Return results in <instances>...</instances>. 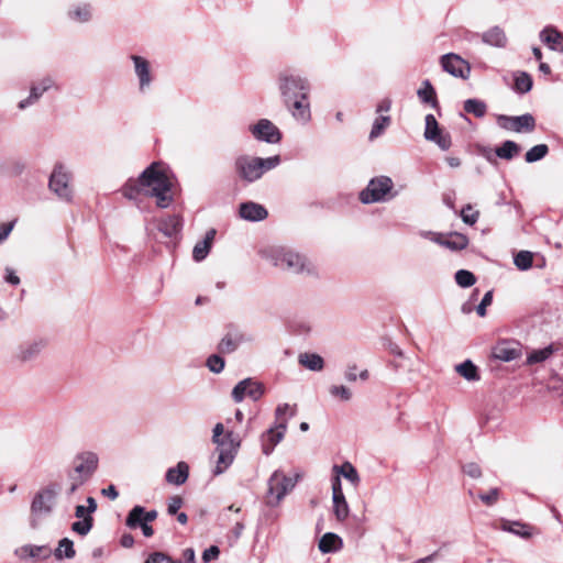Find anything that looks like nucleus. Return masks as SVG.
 <instances>
[{"instance_id": "nucleus-1", "label": "nucleus", "mask_w": 563, "mask_h": 563, "mask_svg": "<svg viewBox=\"0 0 563 563\" xmlns=\"http://www.w3.org/2000/svg\"><path fill=\"white\" fill-rule=\"evenodd\" d=\"M125 198L136 200L140 195L155 198L158 208L174 202V181L158 163H152L136 179H129L122 188Z\"/></svg>"}, {"instance_id": "nucleus-2", "label": "nucleus", "mask_w": 563, "mask_h": 563, "mask_svg": "<svg viewBox=\"0 0 563 563\" xmlns=\"http://www.w3.org/2000/svg\"><path fill=\"white\" fill-rule=\"evenodd\" d=\"M262 257L275 267L292 274H313L314 267L306 256L282 246L268 247L261 251Z\"/></svg>"}, {"instance_id": "nucleus-3", "label": "nucleus", "mask_w": 563, "mask_h": 563, "mask_svg": "<svg viewBox=\"0 0 563 563\" xmlns=\"http://www.w3.org/2000/svg\"><path fill=\"white\" fill-rule=\"evenodd\" d=\"M279 163V155L261 158L243 154L235 158L234 169L240 179L246 183H254L266 172L277 167Z\"/></svg>"}, {"instance_id": "nucleus-4", "label": "nucleus", "mask_w": 563, "mask_h": 563, "mask_svg": "<svg viewBox=\"0 0 563 563\" xmlns=\"http://www.w3.org/2000/svg\"><path fill=\"white\" fill-rule=\"evenodd\" d=\"M59 493V485L52 483L46 487L40 489L31 503V526L37 528L38 520L48 516L55 506L57 495Z\"/></svg>"}, {"instance_id": "nucleus-5", "label": "nucleus", "mask_w": 563, "mask_h": 563, "mask_svg": "<svg viewBox=\"0 0 563 563\" xmlns=\"http://www.w3.org/2000/svg\"><path fill=\"white\" fill-rule=\"evenodd\" d=\"M279 90L286 106L296 97L308 99L309 81L291 71H283L278 77Z\"/></svg>"}, {"instance_id": "nucleus-6", "label": "nucleus", "mask_w": 563, "mask_h": 563, "mask_svg": "<svg viewBox=\"0 0 563 563\" xmlns=\"http://www.w3.org/2000/svg\"><path fill=\"white\" fill-rule=\"evenodd\" d=\"M296 483L297 477H289L280 470L275 471L267 482L266 504L271 507L278 506L284 497L294 489Z\"/></svg>"}, {"instance_id": "nucleus-7", "label": "nucleus", "mask_w": 563, "mask_h": 563, "mask_svg": "<svg viewBox=\"0 0 563 563\" xmlns=\"http://www.w3.org/2000/svg\"><path fill=\"white\" fill-rule=\"evenodd\" d=\"M98 462V456L93 452L78 454L73 462V468L67 473L68 481L76 482L82 486L97 470Z\"/></svg>"}, {"instance_id": "nucleus-8", "label": "nucleus", "mask_w": 563, "mask_h": 563, "mask_svg": "<svg viewBox=\"0 0 563 563\" xmlns=\"http://www.w3.org/2000/svg\"><path fill=\"white\" fill-rule=\"evenodd\" d=\"M70 180V172L64 164L57 163L51 174L48 187L59 199L70 201L73 198Z\"/></svg>"}, {"instance_id": "nucleus-9", "label": "nucleus", "mask_w": 563, "mask_h": 563, "mask_svg": "<svg viewBox=\"0 0 563 563\" xmlns=\"http://www.w3.org/2000/svg\"><path fill=\"white\" fill-rule=\"evenodd\" d=\"M97 510V501L93 497L87 498V506L78 505L75 508V516L77 521L71 523V531L85 537L93 527L92 514Z\"/></svg>"}, {"instance_id": "nucleus-10", "label": "nucleus", "mask_w": 563, "mask_h": 563, "mask_svg": "<svg viewBox=\"0 0 563 563\" xmlns=\"http://www.w3.org/2000/svg\"><path fill=\"white\" fill-rule=\"evenodd\" d=\"M393 188L389 177L380 176L372 179L367 187L361 191L360 199L363 203L383 201Z\"/></svg>"}, {"instance_id": "nucleus-11", "label": "nucleus", "mask_w": 563, "mask_h": 563, "mask_svg": "<svg viewBox=\"0 0 563 563\" xmlns=\"http://www.w3.org/2000/svg\"><path fill=\"white\" fill-rule=\"evenodd\" d=\"M422 235L430 238L434 243L450 249L451 251H462L468 245V238L459 232H451L448 235L433 232H423Z\"/></svg>"}, {"instance_id": "nucleus-12", "label": "nucleus", "mask_w": 563, "mask_h": 563, "mask_svg": "<svg viewBox=\"0 0 563 563\" xmlns=\"http://www.w3.org/2000/svg\"><path fill=\"white\" fill-rule=\"evenodd\" d=\"M263 394L264 387L261 383L252 378H245L235 385L232 390V398L235 402H241L245 397L257 400Z\"/></svg>"}, {"instance_id": "nucleus-13", "label": "nucleus", "mask_w": 563, "mask_h": 563, "mask_svg": "<svg viewBox=\"0 0 563 563\" xmlns=\"http://www.w3.org/2000/svg\"><path fill=\"white\" fill-rule=\"evenodd\" d=\"M253 136L266 143H278L282 139L279 129L269 120L261 119L256 124L250 126Z\"/></svg>"}, {"instance_id": "nucleus-14", "label": "nucleus", "mask_w": 563, "mask_h": 563, "mask_svg": "<svg viewBox=\"0 0 563 563\" xmlns=\"http://www.w3.org/2000/svg\"><path fill=\"white\" fill-rule=\"evenodd\" d=\"M441 66L450 75L463 79L468 78L471 73L468 63L454 53L443 55L441 57Z\"/></svg>"}, {"instance_id": "nucleus-15", "label": "nucleus", "mask_w": 563, "mask_h": 563, "mask_svg": "<svg viewBox=\"0 0 563 563\" xmlns=\"http://www.w3.org/2000/svg\"><path fill=\"white\" fill-rule=\"evenodd\" d=\"M498 122L501 128L512 130L517 133L531 132L536 128V120L530 113L518 117L499 115Z\"/></svg>"}, {"instance_id": "nucleus-16", "label": "nucleus", "mask_w": 563, "mask_h": 563, "mask_svg": "<svg viewBox=\"0 0 563 563\" xmlns=\"http://www.w3.org/2000/svg\"><path fill=\"white\" fill-rule=\"evenodd\" d=\"M286 428L284 422L275 424L262 435V451L265 455H269L275 446L284 439Z\"/></svg>"}, {"instance_id": "nucleus-17", "label": "nucleus", "mask_w": 563, "mask_h": 563, "mask_svg": "<svg viewBox=\"0 0 563 563\" xmlns=\"http://www.w3.org/2000/svg\"><path fill=\"white\" fill-rule=\"evenodd\" d=\"M286 107L289 109L296 121L306 124L311 120V111L308 99L296 97L290 101V104Z\"/></svg>"}, {"instance_id": "nucleus-18", "label": "nucleus", "mask_w": 563, "mask_h": 563, "mask_svg": "<svg viewBox=\"0 0 563 563\" xmlns=\"http://www.w3.org/2000/svg\"><path fill=\"white\" fill-rule=\"evenodd\" d=\"M45 346L43 340H34L21 344L15 353V358L20 362H30L37 357Z\"/></svg>"}, {"instance_id": "nucleus-19", "label": "nucleus", "mask_w": 563, "mask_h": 563, "mask_svg": "<svg viewBox=\"0 0 563 563\" xmlns=\"http://www.w3.org/2000/svg\"><path fill=\"white\" fill-rule=\"evenodd\" d=\"M239 213L242 219L247 221H262L268 216L265 207L253 201L241 203Z\"/></svg>"}, {"instance_id": "nucleus-20", "label": "nucleus", "mask_w": 563, "mask_h": 563, "mask_svg": "<svg viewBox=\"0 0 563 563\" xmlns=\"http://www.w3.org/2000/svg\"><path fill=\"white\" fill-rule=\"evenodd\" d=\"M54 86V80L51 78V77H45L43 78L42 80H40L36 85H33L31 87V91H30V96L24 99V100H21L19 102V108L21 110L25 109L26 107L33 104L34 102H36L40 97L45 92L47 91L49 88H52Z\"/></svg>"}, {"instance_id": "nucleus-21", "label": "nucleus", "mask_w": 563, "mask_h": 563, "mask_svg": "<svg viewBox=\"0 0 563 563\" xmlns=\"http://www.w3.org/2000/svg\"><path fill=\"white\" fill-rule=\"evenodd\" d=\"M131 59L134 63V70L140 80V89L144 90L145 88L150 87L152 82L150 63L145 58L137 55H132Z\"/></svg>"}, {"instance_id": "nucleus-22", "label": "nucleus", "mask_w": 563, "mask_h": 563, "mask_svg": "<svg viewBox=\"0 0 563 563\" xmlns=\"http://www.w3.org/2000/svg\"><path fill=\"white\" fill-rule=\"evenodd\" d=\"M157 515L158 514L156 510L146 511L145 508L142 506H134L130 510V512L125 519V525L130 529H135V526L137 523H140V519L144 520L146 522H152L157 518Z\"/></svg>"}, {"instance_id": "nucleus-23", "label": "nucleus", "mask_w": 563, "mask_h": 563, "mask_svg": "<svg viewBox=\"0 0 563 563\" xmlns=\"http://www.w3.org/2000/svg\"><path fill=\"white\" fill-rule=\"evenodd\" d=\"M183 228V220L179 216L172 214L158 221L157 229L167 238L176 236Z\"/></svg>"}, {"instance_id": "nucleus-24", "label": "nucleus", "mask_w": 563, "mask_h": 563, "mask_svg": "<svg viewBox=\"0 0 563 563\" xmlns=\"http://www.w3.org/2000/svg\"><path fill=\"white\" fill-rule=\"evenodd\" d=\"M15 553L21 559L32 558V559L45 560L52 555V550L47 545L26 544V545L19 548L15 551Z\"/></svg>"}, {"instance_id": "nucleus-25", "label": "nucleus", "mask_w": 563, "mask_h": 563, "mask_svg": "<svg viewBox=\"0 0 563 563\" xmlns=\"http://www.w3.org/2000/svg\"><path fill=\"white\" fill-rule=\"evenodd\" d=\"M541 41L552 51L563 52V33L554 27H545L540 33Z\"/></svg>"}, {"instance_id": "nucleus-26", "label": "nucleus", "mask_w": 563, "mask_h": 563, "mask_svg": "<svg viewBox=\"0 0 563 563\" xmlns=\"http://www.w3.org/2000/svg\"><path fill=\"white\" fill-rule=\"evenodd\" d=\"M244 341V335L240 332H228L218 345L220 353H232Z\"/></svg>"}, {"instance_id": "nucleus-27", "label": "nucleus", "mask_w": 563, "mask_h": 563, "mask_svg": "<svg viewBox=\"0 0 563 563\" xmlns=\"http://www.w3.org/2000/svg\"><path fill=\"white\" fill-rule=\"evenodd\" d=\"M482 41L490 46L505 47L507 44V36L503 29L494 26L482 34Z\"/></svg>"}, {"instance_id": "nucleus-28", "label": "nucleus", "mask_w": 563, "mask_h": 563, "mask_svg": "<svg viewBox=\"0 0 563 563\" xmlns=\"http://www.w3.org/2000/svg\"><path fill=\"white\" fill-rule=\"evenodd\" d=\"M189 474V466L186 462H179L176 467H172L166 473V481L169 484L181 485L184 484Z\"/></svg>"}, {"instance_id": "nucleus-29", "label": "nucleus", "mask_w": 563, "mask_h": 563, "mask_svg": "<svg viewBox=\"0 0 563 563\" xmlns=\"http://www.w3.org/2000/svg\"><path fill=\"white\" fill-rule=\"evenodd\" d=\"M217 445V451H232L236 452L239 451L241 439L238 434H235L232 431L225 432L223 437L218 439V442H213Z\"/></svg>"}, {"instance_id": "nucleus-30", "label": "nucleus", "mask_w": 563, "mask_h": 563, "mask_svg": "<svg viewBox=\"0 0 563 563\" xmlns=\"http://www.w3.org/2000/svg\"><path fill=\"white\" fill-rule=\"evenodd\" d=\"M298 362L301 366L313 372H320L324 367L323 358L316 353H301L298 356Z\"/></svg>"}, {"instance_id": "nucleus-31", "label": "nucleus", "mask_w": 563, "mask_h": 563, "mask_svg": "<svg viewBox=\"0 0 563 563\" xmlns=\"http://www.w3.org/2000/svg\"><path fill=\"white\" fill-rule=\"evenodd\" d=\"M417 95L421 102L429 103L434 109L439 108L435 90L429 80L423 81L422 87L418 89Z\"/></svg>"}, {"instance_id": "nucleus-32", "label": "nucleus", "mask_w": 563, "mask_h": 563, "mask_svg": "<svg viewBox=\"0 0 563 563\" xmlns=\"http://www.w3.org/2000/svg\"><path fill=\"white\" fill-rule=\"evenodd\" d=\"M342 545L341 538L332 532H328L322 536V538L319 541V550L322 553H330L334 552Z\"/></svg>"}, {"instance_id": "nucleus-33", "label": "nucleus", "mask_w": 563, "mask_h": 563, "mask_svg": "<svg viewBox=\"0 0 563 563\" xmlns=\"http://www.w3.org/2000/svg\"><path fill=\"white\" fill-rule=\"evenodd\" d=\"M333 473L338 474L340 477L343 476L354 486L358 485L360 483L357 471L350 462H344L342 465H334Z\"/></svg>"}, {"instance_id": "nucleus-34", "label": "nucleus", "mask_w": 563, "mask_h": 563, "mask_svg": "<svg viewBox=\"0 0 563 563\" xmlns=\"http://www.w3.org/2000/svg\"><path fill=\"white\" fill-rule=\"evenodd\" d=\"M53 553L56 560L73 559L76 554L74 542L68 538H63Z\"/></svg>"}, {"instance_id": "nucleus-35", "label": "nucleus", "mask_w": 563, "mask_h": 563, "mask_svg": "<svg viewBox=\"0 0 563 563\" xmlns=\"http://www.w3.org/2000/svg\"><path fill=\"white\" fill-rule=\"evenodd\" d=\"M333 512L339 521H344L350 514V508L344 495L332 496Z\"/></svg>"}, {"instance_id": "nucleus-36", "label": "nucleus", "mask_w": 563, "mask_h": 563, "mask_svg": "<svg viewBox=\"0 0 563 563\" xmlns=\"http://www.w3.org/2000/svg\"><path fill=\"white\" fill-rule=\"evenodd\" d=\"M217 452L218 460L213 473L214 475H220L233 463L236 452L223 450Z\"/></svg>"}, {"instance_id": "nucleus-37", "label": "nucleus", "mask_w": 563, "mask_h": 563, "mask_svg": "<svg viewBox=\"0 0 563 563\" xmlns=\"http://www.w3.org/2000/svg\"><path fill=\"white\" fill-rule=\"evenodd\" d=\"M455 369L466 380L476 382L479 379L477 367L470 360L456 365Z\"/></svg>"}, {"instance_id": "nucleus-38", "label": "nucleus", "mask_w": 563, "mask_h": 563, "mask_svg": "<svg viewBox=\"0 0 563 563\" xmlns=\"http://www.w3.org/2000/svg\"><path fill=\"white\" fill-rule=\"evenodd\" d=\"M520 151V146L514 141H505L499 147L496 148L495 153L499 158L511 159Z\"/></svg>"}, {"instance_id": "nucleus-39", "label": "nucleus", "mask_w": 563, "mask_h": 563, "mask_svg": "<svg viewBox=\"0 0 563 563\" xmlns=\"http://www.w3.org/2000/svg\"><path fill=\"white\" fill-rule=\"evenodd\" d=\"M501 529L504 531L511 532L514 534L520 536L522 538H528L531 536L530 531L528 530L529 527L518 522V521H503Z\"/></svg>"}, {"instance_id": "nucleus-40", "label": "nucleus", "mask_w": 563, "mask_h": 563, "mask_svg": "<svg viewBox=\"0 0 563 563\" xmlns=\"http://www.w3.org/2000/svg\"><path fill=\"white\" fill-rule=\"evenodd\" d=\"M554 350L552 345H548L540 350H533L529 355L527 356V363L532 365L537 363H542L547 361L552 354Z\"/></svg>"}, {"instance_id": "nucleus-41", "label": "nucleus", "mask_w": 563, "mask_h": 563, "mask_svg": "<svg viewBox=\"0 0 563 563\" xmlns=\"http://www.w3.org/2000/svg\"><path fill=\"white\" fill-rule=\"evenodd\" d=\"M464 110L467 113H473L477 118H482L485 115L487 107L485 102L478 99H467L464 102Z\"/></svg>"}, {"instance_id": "nucleus-42", "label": "nucleus", "mask_w": 563, "mask_h": 563, "mask_svg": "<svg viewBox=\"0 0 563 563\" xmlns=\"http://www.w3.org/2000/svg\"><path fill=\"white\" fill-rule=\"evenodd\" d=\"M549 147L547 144H538L532 146L525 155L527 163L538 162L547 156Z\"/></svg>"}, {"instance_id": "nucleus-43", "label": "nucleus", "mask_w": 563, "mask_h": 563, "mask_svg": "<svg viewBox=\"0 0 563 563\" xmlns=\"http://www.w3.org/2000/svg\"><path fill=\"white\" fill-rule=\"evenodd\" d=\"M532 88V78L528 73L521 71L515 78V89L520 93L529 92Z\"/></svg>"}, {"instance_id": "nucleus-44", "label": "nucleus", "mask_w": 563, "mask_h": 563, "mask_svg": "<svg viewBox=\"0 0 563 563\" xmlns=\"http://www.w3.org/2000/svg\"><path fill=\"white\" fill-rule=\"evenodd\" d=\"M390 124V117L389 115H380L375 119L372 131L369 133V140H374L383 134L385 129Z\"/></svg>"}, {"instance_id": "nucleus-45", "label": "nucleus", "mask_w": 563, "mask_h": 563, "mask_svg": "<svg viewBox=\"0 0 563 563\" xmlns=\"http://www.w3.org/2000/svg\"><path fill=\"white\" fill-rule=\"evenodd\" d=\"M533 255L529 251H520L514 258L518 269L526 271L532 266Z\"/></svg>"}, {"instance_id": "nucleus-46", "label": "nucleus", "mask_w": 563, "mask_h": 563, "mask_svg": "<svg viewBox=\"0 0 563 563\" xmlns=\"http://www.w3.org/2000/svg\"><path fill=\"white\" fill-rule=\"evenodd\" d=\"M437 119L433 114L426 115V129H424V137L426 140L434 139L439 132H441Z\"/></svg>"}, {"instance_id": "nucleus-47", "label": "nucleus", "mask_w": 563, "mask_h": 563, "mask_svg": "<svg viewBox=\"0 0 563 563\" xmlns=\"http://www.w3.org/2000/svg\"><path fill=\"white\" fill-rule=\"evenodd\" d=\"M455 282L459 286L466 288L473 286L476 282V278L472 272L460 269L455 273Z\"/></svg>"}, {"instance_id": "nucleus-48", "label": "nucleus", "mask_w": 563, "mask_h": 563, "mask_svg": "<svg viewBox=\"0 0 563 563\" xmlns=\"http://www.w3.org/2000/svg\"><path fill=\"white\" fill-rule=\"evenodd\" d=\"M461 218L464 223H466L468 225H473L477 222V220L479 218V211L474 210L472 205H466L461 210Z\"/></svg>"}, {"instance_id": "nucleus-49", "label": "nucleus", "mask_w": 563, "mask_h": 563, "mask_svg": "<svg viewBox=\"0 0 563 563\" xmlns=\"http://www.w3.org/2000/svg\"><path fill=\"white\" fill-rule=\"evenodd\" d=\"M494 356L500 361L510 362L518 356V352L515 349L497 346L494 351Z\"/></svg>"}, {"instance_id": "nucleus-50", "label": "nucleus", "mask_w": 563, "mask_h": 563, "mask_svg": "<svg viewBox=\"0 0 563 563\" xmlns=\"http://www.w3.org/2000/svg\"><path fill=\"white\" fill-rule=\"evenodd\" d=\"M210 246L207 244V242H198L194 250H192V257L196 262H201L207 257V255L210 252Z\"/></svg>"}, {"instance_id": "nucleus-51", "label": "nucleus", "mask_w": 563, "mask_h": 563, "mask_svg": "<svg viewBox=\"0 0 563 563\" xmlns=\"http://www.w3.org/2000/svg\"><path fill=\"white\" fill-rule=\"evenodd\" d=\"M71 19L77 20L79 22H86L90 19L91 12L88 5L78 7L75 10L69 12Z\"/></svg>"}, {"instance_id": "nucleus-52", "label": "nucleus", "mask_w": 563, "mask_h": 563, "mask_svg": "<svg viewBox=\"0 0 563 563\" xmlns=\"http://www.w3.org/2000/svg\"><path fill=\"white\" fill-rule=\"evenodd\" d=\"M208 368L213 373H221L224 368V360L219 355H211L207 360Z\"/></svg>"}, {"instance_id": "nucleus-53", "label": "nucleus", "mask_w": 563, "mask_h": 563, "mask_svg": "<svg viewBox=\"0 0 563 563\" xmlns=\"http://www.w3.org/2000/svg\"><path fill=\"white\" fill-rule=\"evenodd\" d=\"M429 141L434 142L443 151L449 150L452 144L450 134L443 130L439 132L434 139H430Z\"/></svg>"}, {"instance_id": "nucleus-54", "label": "nucleus", "mask_w": 563, "mask_h": 563, "mask_svg": "<svg viewBox=\"0 0 563 563\" xmlns=\"http://www.w3.org/2000/svg\"><path fill=\"white\" fill-rule=\"evenodd\" d=\"M329 391L333 397H339L345 401L350 400L352 397L350 389L343 385H333L330 387Z\"/></svg>"}, {"instance_id": "nucleus-55", "label": "nucleus", "mask_w": 563, "mask_h": 563, "mask_svg": "<svg viewBox=\"0 0 563 563\" xmlns=\"http://www.w3.org/2000/svg\"><path fill=\"white\" fill-rule=\"evenodd\" d=\"M479 499L487 506L494 505L499 498V489L493 488L487 494H479Z\"/></svg>"}, {"instance_id": "nucleus-56", "label": "nucleus", "mask_w": 563, "mask_h": 563, "mask_svg": "<svg viewBox=\"0 0 563 563\" xmlns=\"http://www.w3.org/2000/svg\"><path fill=\"white\" fill-rule=\"evenodd\" d=\"M145 563H175V562L163 552H154L148 555Z\"/></svg>"}, {"instance_id": "nucleus-57", "label": "nucleus", "mask_w": 563, "mask_h": 563, "mask_svg": "<svg viewBox=\"0 0 563 563\" xmlns=\"http://www.w3.org/2000/svg\"><path fill=\"white\" fill-rule=\"evenodd\" d=\"M492 301H493V292L492 291H487L484 295L481 303L476 308L477 314L481 316V317H484L486 314V307L489 306L492 303Z\"/></svg>"}, {"instance_id": "nucleus-58", "label": "nucleus", "mask_w": 563, "mask_h": 563, "mask_svg": "<svg viewBox=\"0 0 563 563\" xmlns=\"http://www.w3.org/2000/svg\"><path fill=\"white\" fill-rule=\"evenodd\" d=\"M288 409H289V405L283 404V405H279L275 410L276 424H282V422H284L286 429H287V419L285 418V415Z\"/></svg>"}, {"instance_id": "nucleus-59", "label": "nucleus", "mask_w": 563, "mask_h": 563, "mask_svg": "<svg viewBox=\"0 0 563 563\" xmlns=\"http://www.w3.org/2000/svg\"><path fill=\"white\" fill-rule=\"evenodd\" d=\"M183 506V499L179 496H173L169 498L167 511L169 515H176L178 514V510Z\"/></svg>"}, {"instance_id": "nucleus-60", "label": "nucleus", "mask_w": 563, "mask_h": 563, "mask_svg": "<svg viewBox=\"0 0 563 563\" xmlns=\"http://www.w3.org/2000/svg\"><path fill=\"white\" fill-rule=\"evenodd\" d=\"M463 471L472 478H478L482 475V470L476 463H467L464 465Z\"/></svg>"}, {"instance_id": "nucleus-61", "label": "nucleus", "mask_w": 563, "mask_h": 563, "mask_svg": "<svg viewBox=\"0 0 563 563\" xmlns=\"http://www.w3.org/2000/svg\"><path fill=\"white\" fill-rule=\"evenodd\" d=\"M220 550L217 545H211L210 548L206 549L202 553V560L203 562L208 563L211 560H214L219 556Z\"/></svg>"}, {"instance_id": "nucleus-62", "label": "nucleus", "mask_w": 563, "mask_h": 563, "mask_svg": "<svg viewBox=\"0 0 563 563\" xmlns=\"http://www.w3.org/2000/svg\"><path fill=\"white\" fill-rule=\"evenodd\" d=\"M15 224V220L8 222V223H1L0 224V243L8 239L11 231L13 230Z\"/></svg>"}, {"instance_id": "nucleus-63", "label": "nucleus", "mask_w": 563, "mask_h": 563, "mask_svg": "<svg viewBox=\"0 0 563 563\" xmlns=\"http://www.w3.org/2000/svg\"><path fill=\"white\" fill-rule=\"evenodd\" d=\"M4 279H5L7 283H9L11 285H14V286L20 284L19 276H16L15 272L12 268H9V267L5 268Z\"/></svg>"}, {"instance_id": "nucleus-64", "label": "nucleus", "mask_w": 563, "mask_h": 563, "mask_svg": "<svg viewBox=\"0 0 563 563\" xmlns=\"http://www.w3.org/2000/svg\"><path fill=\"white\" fill-rule=\"evenodd\" d=\"M344 495L341 485V478L338 474L332 478V496Z\"/></svg>"}]
</instances>
